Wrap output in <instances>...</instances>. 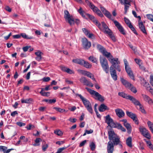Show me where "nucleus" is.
I'll list each match as a JSON object with an SVG mask.
<instances>
[{"label":"nucleus","mask_w":153,"mask_h":153,"mask_svg":"<svg viewBox=\"0 0 153 153\" xmlns=\"http://www.w3.org/2000/svg\"><path fill=\"white\" fill-rule=\"evenodd\" d=\"M101 53L108 59L109 62L116 69L119 71H121V69L119 68L120 62L117 58H114L111 53L107 51L105 48Z\"/></svg>","instance_id":"1"},{"label":"nucleus","mask_w":153,"mask_h":153,"mask_svg":"<svg viewBox=\"0 0 153 153\" xmlns=\"http://www.w3.org/2000/svg\"><path fill=\"white\" fill-rule=\"evenodd\" d=\"M125 98L127 100H129L131 101L135 105H138L139 106V110L143 113L145 114L146 112L144 108L143 105L141 104L140 102L137 100L135 98L129 95L125 94Z\"/></svg>","instance_id":"2"},{"label":"nucleus","mask_w":153,"mask_h":153,"mask_svg":"<svg viewBox=\"0 0 153 153\" xmlns=\"http://www.w3.org/2000/svg\"><path fill=\"white\" fill-rule=\"evenodd\" d=\"M104 14L107 17L113 21L115 26L117 27L120 32L123 34L124 35V31L123 27L116 20H114L112 18L111 15L109 12L107 10Z\"/></svg>","instance_id":"3"},{"label":"nucleus","mask_w":153,"mask_h":153,"mask_svg":"<svg viewBox=\"0 0 153 153\" xmlns=\"http://www.w3.org/2000/svg\"><path fill=\"white\" fill-rule=\"evenodd\" d=\"M64 18L65 21L68 22L71 26L74 23V20L73 16L71 15L68 11L65 10L64 11Z\"/></svg>","instance_id":"4"},{"label":"nucleus","mask_w":153,"mask_h":153,"mask_svg":"<svg viewBox=\"0 0 153 153\" xmlns=\"http://www.w3.org/2000/svg\"><path fill=\"white\" fill-rule=\"evenodd\" d=\"M85 89L91 95L94 96L96 97L95 98L96 99H97L99 101L102 102L104 100V97L98 92L88 87L85 88Z\"/></svg>","instance_id":"5"},{"label":"nucleus","mask_w":153,"mask_h":153,"mask_svg":"<svg viewBox=\"0 0 153 153\" xmlns=\"http://www.w3.org/2000/svg\"><path fill=\"white\" fill-rule=\"evenodd\" d=\"M100 60L102 67L103 70L106 73H108L109 72V66L106 59L104 57L100 56Z\"/></svg>","instance_id":"6"},{"label":"nucleus","mask_w":153,"mask_h":153,"mask_svg":"<svg viewBox=\"0 0 153 153\" xmlns=\"http://www.w3.org/2000/svg\"><path fill=\"white\" fill-rule=\"evenodd\" d=\"M125 70L129 77L134 80V77L133 71L126 60H125Z\"/></svg>","instance_id":"7"},{"label":"nucleus","mask_w":153,"mask_h":153,"mask_svg":"<svg viewBox=\"0 0 153 153\" xmlns=\"http://www.w3.org/2000/svg\"><path fill=\"white\" fill-rule=\"evenodd\" d=\"M82 46L83 48L85 50H87L90 48L91 46V43L90 42L88 41L85 38L82 39Z\"/></svg>","instance_id":"8"},{"label":"nucleus","mask_w":153,"mask_h":153,"mask_svg":"<svg viewBox=\"0 0 153 153\" xmlns=\"http://www.w3.org/2000/svg\"><path fill=\"white\" fill-rule=\"evenodd\" d=\"M127 115L133 120L135 123L137 124H138V120L136 115L131 112L126 111Z\"/></svg>","instance_id":"9"},{"label":"nucleus","mask_w":153,"mask_h":153,"mask_svg":"<svg viewBox=\"0 0 153 153\" xmlns=\"http://www.w3.org/2000/svg\"><path fill=\"white\" fill-rule=\"evenodd\" d=\"M139 131L141 134L146 137L149 139L151 138V136L148 131L145 127L140 126L139 128Z\"/></svg>","instance_id":"10"},{"label":"nucleus","mask_w":153,"mask_h":153,"mask_svg":"<svg viewBox=\"0 0 153 153\" xmlns=\"http://www.w3.org/2000/svg\"><path fill=\"white\" fill-rule=\"evenodd\" d=\"M75 95L76 96H78L79 97L80 99L82 101V102L85 107L91 105L89 101L86 99L84 98L81 94H76Z\"/></svg>","instance_id":"11"},{"label":"nucleus","mask_w":153,"mask_h":153,"mask_svg":"<svg viewBox=\"0 0 153 153\" xmlns=\"http://www.w3.org/2000/svg\"><path fill=\"white\" fill-rule=\"evenodd\" d=\"M105 123H106L109 126L111 127H114V123L110 116L109 115H108L105 117Z\"/></svg>","instance_id":"12"},{"label":"nucleus","mask_w":153,"mask_h":153,"mask_svg":"<svg viewBox=\"0 0 153 153\" xmlns=\"http://www.w3.org/2000/svg\"><path fill=\"white\" fill-rule=\"evenodd\" d=\"M125 22L127 25L131 30L136 34L137 35V33L134 27L133 26L131 22L127 19L125 18Z\"/></svg>","instance_id":"13"},{"label":"nucleus","mask_w":153,"mask_h":153,"mask_svg":"<svg viewBox=\"0 0 153 153\" xmlns=\"http://www.w3.org/2000/svg\"><path fill=\"white\" fill-rule=\"evenodd\" d=\"M114 68H115L112 65L110 67V72L111 76L113 79L114 80H117V75L116 71L114 69Z\"/></svg>","instance_id":"14"},{"label":"nucleus","mask_w":153,"mask_h":153,"mask_svg":"<svg viewBox=\"0 0 153 153\" xmlns=\"http://www.w3.org/2000/svg\"><path fill=\"white\" fill-rule=\"evenodd\" d=\"M80 81L85 85L89 86L91 87H93V85L90 82L87 80L85 77H82L80 79Z\"/></svg>","instance_id":"15"},{"label":"nucleus","mask_w":153,"mask_h":153,"mask_svg":"<svg viewBox=\"0 0 153 153\" xmlns=\"http://www.w3.org/2000/svg\"><path fill=\"white\" fill-rule=\"evenodd\" d=\"M114 151V144L112 142L109 141L108 142L107 145V152L108 153H113Z\"/></svg>","instance_id":"16"},{"label":"nucleus","mask_w":153,"mask_h":153,"mask_svg":"<svg viewBox=\"0 0 153 153\" xmlns=\"http://www.w3.org/2000/svg\"><path fill=\"white\" fill-rule=\"evenodd\" d=\"M140 80L141 82V84L146 88L147 90H149V88L151 87L149 82H147L144 78H140Z\"/></svg>","instance_id":"17"},{"label":"nucleus","mask_w":153,"mask_h":153,"mask_svg":"<svg viewBox=\"0 0 153 153\" xmlns=\"http://www.w3.org/2000/svg\"><path fill=\"white\" fill-rule=\"evenodd\" d=\"M142 95L144 100L147 102L149 104H152V102H153V101L152 99L148 96L144 94H142Z\"/></svg>","instance_id":"18"},{"label":"nucleus","mask_w":153,"mask_h":153,"mask_svg":"<svg viewBox=\"0 0 153 153\" xmlns=\"http://www.w3.org/2000/svg\"><path fill=\"white\" fill-rule=\"evenodd\" d=\"M101 24L103 28L104 29V33L106 34L109 33L110 34V32L111 31V30L108 28V27L107 25L104 22H102Z\"/></svg>","instance_id":"19"},{"label":"nucleus","mask_w":153,"mask_h":153,"mask_svg":"<svg viewBox=\"0 0 153 153\" xmlns=\"http://www.w3.org/2000/svg\"><path fill=\"white\" fill-rule=\"evenodd\" d=\"M138 26L139 28L142 32H143L144 33L146 34L147 32L145 27L143 25V22L142 21L138 22Z\"/></svg>","instance_id":"20"},{"label":"nucleus","mask_w":153,"mask_h":153,"mask_svg":"<svg viewBox=\"0 0 153 153\" xmlns=\"http://www.w3.org/2000/svg\"><path fill=\"white\" fill-rule=\"evenodd\" d=\"M109 135V139L110 140H114V139L117 136L114 133V132L113 131H110L108 132Z\"/></svg>","instance_id":"21"},{"label":"nucleus","mask_w":153,"mask_h":153,"mask_svg":"<svg viewBox=\"0 0 153 153\" xmlns=\"http://www.w3.org/2000/svg\"><path fill=\"white\" fill-rule=\"evenodd\" d=\"M7 148L6 146H0V151L3 152L4 153H9L11 150H13L12 149H7Z\"/></svg>","instance_id":"22"},{"label":"nucleus","mask_w":153,"mask_h":153,"mask_svg":"<svg viewBox=\"0 0 153 153\" xmlns=\"http://www.w3.org/2000/svg\"><path fill=\"white\" fill-rule=\"evenodd\" d=\"M127 120H125V127L127 130V132L128 134H130L131 131V127L130 124L127 122Z\"/></svg>","instance_id":"23"},{"label":"nucleus","mask_w":153,"mask_h":153,"mask_svg":"<svg viewBox=\"0 0 153 153\" xmlns=\"http://www.w3.org/2000/svg\"><path fill=\"white\" fill-rule=\"evenodd\" d=\"M116 114L119 117H122L124 116V113L123 110L120 109H117L115 110Z\"/></svg>","instance_id":"24"},{"label":"nucleus","mask_w":153,"mask_h":153,"mask_svg":"<svg viewBox=\"0 0 153 153\" xmlns=\"http://www.w3.org/2000/svg\"><path fill=\"white\" fill-rule=\"evenodd\" d=\"M108 108L104 104H101L99 106V110L100 112H103L106 110H108Z\"/></svg>","instance_id":"25"},{"label":"nucleus","mask_w":153,"mask_h":153,"mask_svg":"<svg viewBox=\"0 0 153 153\" xmlns=\"http://www.w3.org/2000/svg\"><path fill=\"white\" fill-rule=\"evenodd\" d=\"M132 138L131 137H128L126 139V145L128 146L130 148H131L132 146Z\"/></svg>","instance_id":"26"},{"label":"nucleus","mask_w":153,"mask_h":153,"mask_svg":"<svg viewBox=\"0 0 153 153\" xmlns=\"http://www.w3.org/2000/svg\"><path fill=\"white\" fill-rule=\"evenodd\" d=\"M73 62L75 63L81 65H83L84 60L78 59H74L73 60Z\"/></svg>","instance_id":"27"},{"label":"nucleus","mask_w":153,"mask_h":153,"mask_svg":"<svg viewBox=\"0 0 153 153\" xmlns=\"http://www.w3.org/2000/svg\"><path fill=\"white\" fill-rule=\"evenodd\" d=\"M21 101L22 103L30 104L33 101V100L32 98H28L25 99H21Z\"/></svg>","instance_id":"28"},{"label":"nucleus","mask_w":153,"mask_h":153,"mask_svg":"<svg viewBox=\"0 0 153 153\" xmlns=\"http://www.w3.org/2000/svg\"><path fill=\"white\" fill-rule=\"evenodd\" d=\"M114 127L117 128L118 129L121 130L122 131H124V128L120 123H117L116 124H114Z\"/></svg>","instance_id":"29"},{"label":"nucleus","mask_w":153,"mask_h":153,"mask_svg":"<svg viewBox=\"0 0 153 153\" xmlns=\"http://www.w3.org/2000/svg\"><path fill=\"white\" fill-rule=\"evenodd\" d=\"M78 12L83 17H85L86 16V13L82 10L81 7H80L79 9L78 10Z\"/></svg>","instance_id":"30"},{"label":"nucleus","mask_w":153,"mask_h":153,"mask_svg":"<svg viewBox=\"0 0 153 153\" xmlns=\"http://www.w3.org/2000/svg\"><path fill=\"white\" fill-rule=\"evenodd\" d=\"M44 91H42V90L41 89V91L39 93L43 96L48 97L50 96V92H45Z\"/></svg>","instance_id":"31"},{"label":"nucleus","mask_w":153,"mask_h":153,"mask_svg":"<svg viewBox=\"0 0 153 153\" xmlns=\"http://www.w3.org/2000/svg\"><path fill=\"white\" fill-rule=\"evenodd\" d=\"M42 140L41 138H37L35 140V143H34L33 145L35 146H39L40 145V144L39 143V142L42 141Z\"/></svg>","instance_id":"32"},{"label":"nucleus","mask_w":153,"mask_h":153,"mask_svg":"<svg viewBox=\"0 0 153 153\" xmlns=\"http://www.w3.org/2000/svg\"><path fill=\"white\" fill-rule=\"evenodd\" d=\"M84 66L88 68H91L92 65L88 62H86L84 60V62H83V65Z\"/></svg>","instance_id":"33"},{"label":"nucleus","mask_w":153,"mask_h":153,"mask_svg":"<svg viewBox=\"0 0 153 153\" xmlns=\"http://www.w3.org/2000/svg\"><path fill=\"white\" fill-rule=\"evenodd\" d=\"M128 81L125 80V87L129 89L132 85Z\"/></svg>","instance_id":"34"},{"label":"nucleus","mask_w":153,"mask_h":153,"mask_svg":"<svg viewBox=\"0 0 153 153\" xmlns=\"http://www.w3.org/2000/svg\"><path fill=\"white\" fill-rule=\"evenodd\" d=\"M88 59L89 60L91 61L93 63H96L97 62V59L93 56H91Z\"/></svg>","instance_id":"35"},{"label":"nucleus","mask_w":153,"mask_h":153,"mask_svg":"<svg viewBox=\"0 0 153 153\" xmlns=\"http://www.w3.org/2000/svg\"><path fill=\"white\" fill-rule=\"evenodd\" d=\"M90 8L95 13L99 10L97 7L95 6L93 4H91Z\"/></svg>","instance_id":"36"},{"label":"nucleus","mask_w":153,"mask_h":153,"mask_svg":"<svg viewBox=\"0 0 153 153\" xmlns=\"http://www.w3.org/2000/svg\"><path fill=\"white\" fill-rule=\"evenodd\" d=\"M94 23H95L96 25L99 27V28L100 30H102V28L101 27V25L100 23L97 20H94Z\"/></svg>","instance_id":"37"},{"label":"nucleus","mask_w":153,"mask_h":153,"mask_svg":"<svg viewBox=\"0 0 153 153\" xmlns=\"http://www.w3.org/2000/svg\"><path fill=\"white\" fill-rule=\"evenodd\" d=\"M54 133L58 136H61L62 135V131L59 130H56L54 131Z\"/></svg>","instance_id":"38"},{"label":"nucleus","mask_w":153,"mask_h":153,"mask_svg":"<svg viewBox=\"0 0 153 153\" xmlns=\"http://www.w3.org/2000/svg\"><path fill=\"white\" fill-rule=\"evenodd\" d=\"M90 147L91 150L93 151L95 149L96 146L95 143L92 142L90 144Z\"/></svg>","instance_id":"39"},{"label":"nucleus","mask_w":153,"mask_h":153,"mask_svg":"<svg viewBox=\"0 0 153 153\" xmlns=\"http://www.w3.org/2000/svg\"><path fill=\"white\" fill-rule=\"evenodd\" d=\"M88 111L90 113L92 114L93 112V110L92 108L91 105H90L88 106H87L85 107Z\"/></svg>","instance_id":"40"},{"label":"nucleus","mask_w":153,"mask_h":153,"mask_svg":"<svg viewBox=\"0 0 153 153\" xmlns=\"http://www.w3.org/2000/svg\"><path fill=\"white\" fill-rule=\"evenodd\" d=\"M53 109L60 112H63L65 111V109H61L60 108L54 107L53 108Z\"/></svg>","instance_id":"41"},{"label":"nucleus","mask_w":153,"mask_h":153,"mask_svg":"<svg viewBox=\"0 0 153 153\" xmlns=\"http://www.w3.org/2000/svg\"><path fill=\"white\" fill-rule=\"evenodd\" d=\"M129 89L134 94L136 93L137 92V90L136 88L133 85L131 86V87Z\"/></svg>","instance_id":"42"},{"label":"nucleus","mask_w":153,"mask_h":153,"mask_svg":"<svg viewBox=\"0 0 153 153\" xmlns=\"http://www.w3.org/2000/svg\"><path fill=\"white\" fill-rule=\"evenodd\" d=\"M97 47L98 49L101 52L105 49L102 46L99 44H98L97 45Z\"/></svg>","instance_id":"43"},{"label":"nucleus","mask_w":153,"mask_h":153,"mask_svg":"<svg viewBox=\"0 0 153 153\" xmlns=\"http://www.w3.org/2000/svg\"><path fill=\"white\" fill-rule=\"evenodd\" d=\"M113 140V142L115 145H117L119 143V139L118 136L114 138Z\"/></svg>","instance_id":"44"},{"label":"nucleus","mask_w":153,"mask_h":153,"mask_svg":"<svg viewBox=\"0 0 153 153\" xmlns=\"http://www.w3.org/2000/svg\"><path fill=\"white\" fill-rule=\"evenodd\" d=\"M147 124L151 131L153 129V123H152L150 121H148L147 122Z\"/></svg>","instance_id":"45"},{"label":"nucleus","mask_w":153,"mask_h":153,"mask_svg":"<svg viewBox=\"0 0 153 153\" xmlns=\"http://www.w3.org/2000/svg\"><path fill=\"white\" fill-rule=\"evenodd\" d=\"M86 15L88 17L90 18V19L91 20H92L93 22H94V20H96V19H95V17H94V16L92 15H91L88 13L86 14Z\"/></svg>","instance_id":"46"},{"label":"nucleus","mask_w":153,"mask_h":153,"mask_svg":"<svg viewBox=\"0 0 153 153\" xmlns=\"http://www.w3.org/2000/svg\"><path fill=\"white\" fill-rule=\"evenodd\" d=\"M110 32V34H109V33H107V34H108L109 36L111 38L113 41H115L116 39L115 37L114 36H113L112 35V32L111 31Z\"/></svg>","instance_id":"47"},{"label":"nucleus","mask_w":153,"mask_h":153,"mask_svg":"<svg viewBox=\"0 0 153 153\" xmlns=\"http://www.w3.org/2000/svg\"><path fill=\"white\" fill-rule=\"evenodd\" d=\"M48 146L47 144H45L42 145V150L45 152L46 150L48 148Z\"/></svg>","instance_id":"48"},{"label":"nucleus","mask_w":153,"mask_h":153,"mask_svg":"<svg viewBox=\"0 0 153 153\" xmlns=\"http://www.w3.org/2000/svg\"><path fill=\"white\" fill-rule=\"evenodd\" d=\"M93 130H92L91 129L90 130H86L85 131V132L84 133V134H83V136H85L87 134H91L93 132Z\"/></svg>","instance_id":"49"},{"label":"nucleus","mask_w":153,"mask_h":153,"mask_svg":"<svg viewBox=\"0 0 153 153\" xmlns=\"http://www.w3.org/2000/svg\"><path fill=\"white\" fill-rule=\"evenodd\" d=\"M99 16L101 17H103L104 16L103 14H102L101 11L99 9L95 13Z\"/></svg>","instance_id":"50"},{"label":"nucleus","mask_w":153,"mask_h":153,"mask_svg":"<svg viewBox=\"0 0 153 153\" xmlns=\"http://www.w3.org/2000/svg\"><path fill=\"white\" fill-rule=\"evenodd\" d=\"M83 32L87 36L89 33V31L85 28H83L82 29Z\"/></svg>","instance_id":"51"},{"label":"nucleus","mask_w":153,"mask_h":153,"mask_svg":"<svg viewBox=\"0 0 153 153\" xmlns=\"http://www.w3.org/2000/svg\"><path fill=\"white\" fill-rule=\"evenodd\" d=\"M51 86V85H47L46 86L45 88H42L41 89L42 90V91H48L51 89V88L50 87Z\"/></svg>","instance_id":"52"},{"label":"nucleus","mask_w":153,"mask_h":153,"mask_svg":"<svg viewBox=\"0 0 153 153\" xmlns=\"http://www.w3.org/2000/svg\"><path fill=\"white\" fill-rule=\"evenodd\" d=\"M77 71L79 73L83 74L84 75H85L86 71H85L84 70H81L80 69H78L77 70Z\"/></svg>","instance_id":"53"},{"label":"nucleus","mask_w":153,"mask_h":153,"mask_svg":"<svg viewBox=\"0 0 153 153\" xmlns=\"http://www.w3.org/2000/svg\"><path fill=\"white\" fill-rule=\"evenodd\" d=\"M146 16L151 21L153 22V16L151 14H147Z\"/></svg>","instance_id":"54"},{"label":"nucleus","mask_w":153,"mask_h":153,"mask_svg":"<svg viewBox=\"0 0 153 153\" xmlns=\"http://www.w3.org/2000/svg\"><path fill=\"white\" fill-rule=\"evenodd\" d=\"M150 83L153 87V74L151 75L150 76Z\"/></svg>","instance_id":"55"},{"label":"nucleus","mask_w":153,"mask_h":153,"mask_svg":"<svg viewBox=\"0 0 153 153\" xmlns=\"http://www.w3.org/2000/svg\"><path fill=\"white\" fill-rule=\"evenodd\" d=\"M30 46H27L25 47H23L22 48V49L24 51L26 52L28 51L29 48H30Z\"/></svg>","instance_id":"56"},{"label":"nucleus","mask_w":153,"mask_h":153,"mask_svg":"<svg viewBox=\"0 0 153 153\" xmlns=\"http://www.w3.org/2000/svg\"><path fill=\"white\" fill-rule=\"evenodd\" d=\"M66 72L70 74H74V71L70 69L69 68H68L67 70H66Z\"/></svg>","instance_id":"57"},{"label":"nucleus","mask_w":153,"mask_h":153,"mask_svg":"<svg viewBox=\"0 0 153 153\" xmlns=\"http://www.w3.org/2000/svg\"><path fill=\"white\" fill-rule=\"evenodd\" d=\"M66 147H63L59 149L56 152V153H60L62 151L66 149Z\"/></svg>","instance_id":"58"},{"label":"nucleus","mask_w":153,"mask_h":153,"mask_svg":"<svg viewBox=\"0 0 153 153\" xmlns=\"http://www.w3.org/2000/svg\"><path fill=\"white\" fill-rule=\"evenodd\" d=\"M16 124L20 127L24 126L25 125V123L21 122H17Z\"/></svg>","instance_id":"59"},{"label":"nucleus","mask_w":153,"mask_h":153,"mask_svg":"<svg viewBox=\"0 0 153 153\" xmlns=\"http://www.w3.org/2000/svg\"><path fill=\"white\" fill-rule=\"evenodd\" d=\"M144 140L146 142L147 146H148L149 147L152 145L150 141L149 140L147 141L146 139H144Z\"/></svg>","instance_id":"60"},{"label":"nucleus","mask_w":153,"mask_h":153,"mask_svg":"<svg viewBox=\"0 0 153 153\" xmlns=\"http://www.w3.org/2000/svg\"><path fill=\"white\" fill-rule=\"evenodd\" d=\"M86 142L87 140H84L82 142L79 144V147H82L86 143Z\"/></svg>","instance_id":"61"},{"label":"nucleus","mask_w":153,"mask_h":153,"mask_svg":"<svg viewBox=\"0 0 153 153\" xmlns=\"http://www.w3.org/2000/svg\"><path fill=\"white\" fill-rule=\"evenodd\" d=\"M42 53L40 51H37L35 53V54L36 55L37 57H42L41 56V54Z\"/></svg>","instance_id":"62"},{"label":"nucleus","mask_w":153,"mask_h":153,"mask_svg":"<svg viewBox=\"0 0 153 153\" xmlns=\"http://www.w3.org/2000/svg\"><path fill=\"white\" fill-rule=\"evenodd\" d=\"M56 99L54 98L53 99L49 100V103H54L56 102Z\"/></svg>","instance_id":"63"},{"label":"nucleus","mask_w":153,"mask_h":153,"mask_svg":"<svg viewBox=\"0 0 153 153\" xmlns=\"http://www.w3.org/2000/svg\"><path fill=\"white\" fill-rule=\"evenodd\" d=\"M100 10L103 14L107 10L104 7H100Z\"/></svg>","instance_id":"64"}]
</instances>
